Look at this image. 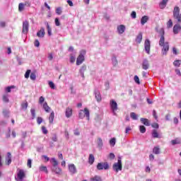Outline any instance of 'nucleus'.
I'll list each match as a JSON object with an SVG mask.
<instances>
[{"instance_id":"f257e3e1","label":"nucleus","mask_w":181,"mask_h":181,"mask_svg":"<svg viewBox=\"0 0 181 181\" xmlns=\"http://www.w3.org/2000/svg\"><path fill=\"white\" fill-rule=\"evenodd\" d=\"M121 156L117 158V163H115L112 166L113 170L118 173L119 170H122V161L121 160Z\"/></svg>"},{"instance_id":"f03ea898","label":"nucleus","mask_w":181,"mask_h":181,"mask_svg":"<svg viewBox=\"0 0 181 181\" xmlns=\"http://www.w3.org/2000/svg\"><path fill=\"white\" fill-rule=\"evenodd\" d=\"M78 117L81 119L86 117L88 121H90V110L87 107H85L84 110H81L78 112Z\"/></svg>"},{"instance_id":"7ed1b4c3","label":"nucleus","mask_w":181,"mask_h":181,"mask_svg":"<svg viewBox=\"0 0 181 181\" xmlns=\"http://www.w3.org/2000/svg\"><path fill=\"white\" fill-rule=\"evenodd\" d=\"M159 46L163 47L161 50L162 54L163 56H166V54H168V52H169V42H165V40H164L163 42L160 44V40H159Z\"/></svg>"},{"instance_id":"20e7f679","label":"nucleus","mask_w":181,"mask_h":181,"mask_svg":"<svg viewBox=\"0 0 181 181\" xmlns=\"http://www.w3.org/2000/svg\"><path fill=\"white\" fill-rule=\"evenodd\" d=\"M173 18L177 19V22H181L180 8L178 6H175L173 10Z\"/></svg>"},{"instance_id":"39448f33","label":"nucleus","mask_w":181,"mask_h":181,"mask_svg":"<svg viewBox=\"0 0 181 181\" xmlns=\"http://www.w3.org/2000/svg\"><path fill=\"white\" fill-rule=\"evenodd\" d=\"M86 54V50L83 49L80 52V54L76 59V66H80L84 62V55Z\"/></svg>"},{"instance_id":"423d86ee","label":"nucleus","mask_w":181,"mask_h":181,"mask_svg":"<svg viewBox=\"0 0 181 181\" xmlns=\"http://www.w3.org/2000/svg\"><path fill=\"white\" fill-rule=\"evenodd\" d=\"M96 168L98 170H103V169H105V170H108V169H110V164H108L107 162L99 163Z\"/></svg>"},{"instance_id":"0eeeda50","label":"nucleus","mask_w":181,"mask_h":181,"mask_svg":"<svg viewBox=\"0 0 181 181\" xmlns=\"http://www.w3.org/2000/svg\"><path fill=\"white\" fill-rule=\"evenodd\" d=\"M25 179V170H18L17 177H16V181H23Z\"/></svg>"},{"instance_id":"6e6552de","label":"nucleus","mask_w":181,"mask_h":181,"mask_svg":"<svg viewBox=\"0 0 181 181\" xmlns=\"http://www.w3.org/2000/svg\"><path fill=\"white\" fill-rule=\"evenodd\" d=\"M144 50L147 54H151V41L148 39L144 42Z\"/></svg>"},{"instance_id":"1a4fd4ad","label":"nucleus","mask_w":181,"mask_h":181,"mask_svg":"<svg viewBox=\"0 0 181 181\" xmlns=\"http://www.w3.org/2000/svg\"><path fill=\"white\" fill-rule=\"evenodd\" d=\"M110 105L114 115H115V111L118 110V104H117V102L115 100H111L110 103Z\"/></svg>"},{"instance_id":"9d476101","label":"nucleus","mask_w":181,"mask_h":181,"mask_svg":"<svg viewBox=\"0 0 181 181\" xmlns=\"http://www.w3.org/2000/svg\"><path fill=\"white\" fill-rule=\"evenodd\" d=\"M29 32V21H25L23 23V33L26 35Z\"/></svg>"},{"instance_id":"9b49d317","label":"nucleus","mask_w":181,"mask_h":181,"mask_svg":"<svg viewBox=\"0 0 181 181\" xmlns=\"http://www.w3.org/2000/svg\"><path fill=\"white\" fill-rule=\"evenodd\" d=\"M5 163L7 165V166H9V165L12 163V154H11L9 152L7 153V156H6Z\"/></svg>"},{"instance_id":"f8f14e48","label":"nucleus","mask_w":181,"mask_h":181,"mask_svg":"<svg viewBox=\"0 0 181 181\" xmlns=\"http://www.w3.org/2000/svg\"><path fill=\"white\" fill-rule=\"evenodd\" d=\"M149 61L147 59H144L141 64L143 70H148V69H149Z\"/></svg>"},{"instance_id":"ddd939ff","label":"nucleus","mask_w":181,"mask_h":181,"mask_svg":"<svg viewBox=\"0 0 181 181\" xmlns=\"http://www.w3.org/2000/svg\"><path fill=\"white\" fill-rule=\"evenodd\" d=\"M69 170L71 175H74V174L77 173V168H76V165H74V164L69 165Z\"/></svg>"},{"instance_id":"4468645a","label":"nucleus","mask_w":181,"mask_h":181,"mask_svg":"<svg viewBox=\"0 0 181 181\" xmlns=\"http://www.w3.org/2000/svg\"><path fill=\"white\" fill-rule=\"evenodd\" d=\"M158 32L160 34V45H162L165 40V30L163 28H160Z\"/></svg>"},{"instance_id":"2eb2a0df","label":"nucleus","mask_w":181,"mask_h":181,"mask_svg":"<svg viewBox=\"0 0 181 181\" xmlns=\"http://www.w3.org/2000/svg\"><path fill=\"white\" fill-rule=\"evenodd\" d=\"M173 33L174 35H177V33H179V32H180L181 30V26L180 24H175L173 27Z\"/></svg>"},{"instance_id":"dca6fc26","label":"nucleus","mask_w":181,"mask_h":181,"mask_svg":"<svg viewBox=\"0 0 181 181\" xmlns=\"http://www.w3.org/2000/svg\"><path fill=\"white\" fill-rule=\"evenodd\" d=\"M140 121H141V124H143L146 127H151V122L149 121V119H148L146 118L141 117L140 119Z\"/></svg>"},{"instance_id":"f3484780","label":"nucleus","mask_w":181,"mask_h":181,"mask_svg":"<svg viewBox=\"0 0 181 181\" xmlns=\"http://www.w3.org/2000/svg\"><path fill=\"white\" fill-rule=\"evenodd\" d=\"M125 32V25H119L117 26V33L119 35H122Z\"/></svg>"},{"instance_id":"a211bd4d","label":"nucleus","mask_w":181,"mask_h":181,"mask_svg":"<svg viewBox=\"0 0 181 181\" xmlns=\"http://www.w3.org/2000/svg\"><path fill=\"white\" fill-rule=\"evenodd\" d=\"M94 94H95V97L96 100L98 101V103H100L102 100L101 94L100 93V90H95V92H94Z\"/></svg>"},{"instance_id":"6ab92c4d","label":"nucleus","mask_w":181,"mask_h":181,"mask_svg":"<svg viewBox=\"0 0 181 181\" xmlns=\"http://www.w3.org/2000/svg\"><path fill=\"white\" fill-rule=\"evenodd\" d=\"M45 28H41L40 30H39L37 33V36L38 37H45Z\"/></svg>"},{"instance_id":"aec40b11","label":"nucleus","mask_w":181,"mask_h":181,"mask_svg":"<svg viewBox=\"0 0 181 181\" xmlns=\"http://www.w3.org/2000/svg\"><path fill=\"white\" fill-rule=\"evenodd\" d=\"M73 115V110L70 107H67L66 110V118H70Z\"/></svg>"},{"instance_id":"412c9836","label":"nucleus","mask_w":181,"mask_h":181,"mask_svg":"<svg viewBox=\"0 0 181 181\" xmlns=\"http://www.w3.org/2000/svg\"><path fill=\"white\" fill-rule=\"evenodd\" d=\"M148 21H149V17L148 16H144L141 18V24L144 26V25H145Z\"/></svg>"},{"instance_id":"4be33fe9","label":"nucleus","mask_w":181,"mask_h":181,"mask_svg":"<svg viewBox=\"0 0 181 181\" xmlns=\"http://www.w3.org/2000/svg\"><path fill=\"white\" fill-rule=\"evenodd\" d=\"M169 0H163L160 4L159 6L160 8V9H165V8H166V5L168 4Z\"/></svg>"},{"instance_id":"5701e85b","label":"nucleus","mask_w":181,"mask_h":181,"mask_svg":"<svg viewBox=\"0 0 181 181\" xmlns=\"http://www.w3.org/2000/svg\"><path fill=\"white\" fill-rule=\"evenodd\" d=\"M42 107L45 110V112H50V110H52L47 105V102H45L43 103Z\"/></svg>"},{"instance_id":"b1692460","label":"nucleus","mask_w":181,"mask_h":181,"mask_svg":"<svg viewBox=\"0 0 181 181\" xmlns=\"http://www.w3.org/2000/svg\"><path fill=\"white\" fill-rule=\"evenodd\" d=\"M45 25H46V26H47L48 36H52V28H50L49 23H47V21H45Z\"/></svg>"},{"instance_id":"393cba45","label":"nucleus","mask_w":181,"mask_h":181,"mask_svg":"<svg viewBox=\"0 0 181 181\" xmlns=\"http://www.w3.org/2000/svg\"><path fill=\"white\" fill-rule=\"evenodd\" d=\"M28 105H29V104L28 103V101H24L21 103V110H23V111H26V110H28Z\"/></svg>"},{"instance_id":"a878e982","label":"nucleus","mask_w":181,"mask_h":181,"mask_svg":"<svg viewBox=\"0 0 181 181\" xmlns=\"http://www.w3.org/2000/svg\"><path fill=\"white\" fill-rule=\"evenodd\" d=\"M136 43L141 44V42H142V33H139L138 35L136 37Z\"/></svg>"},{"instance_id":"bb28decb","label":"nucleus","mask_w":181,"mask_h":181,"mask_svg":"<svg viewBox=\"0 0 181 181\" xmlns=\"http://www.w3.org/2000/svg\"><path fill=\"white\" fill-rule=\"evenodd\" d=\"M94 160H95V158H94V155L90 154L88 158V163L90 165H93V163H94Z\"/></svg>"},{"instance_id":"cd10ccee","label":"nucleus","mask_w":181,"mask_h":181,"mask_svg":"<svg viewBox=\"0 0 181 181\" xmlns=\"http://www.w3.org/2000/svg\"><path fill=\"white\" fill-rule=\"evenodd\" d=\"M40 172H45V173H49V171L47 170V167L45 165H41L39 168Z\"/></svg>"},{"instance_id":"c85d7f7f","label":"nucleus","mask_w":181,"mask_h":181,"mask_svg":"<svg viewBox=\"0 0 181 181\" xmlns=\"http://www.w3.org/2000/svg\"><path fill=\"white\" fill-rule=\"evenodd\" d=\"M49 124H53V121H54V112H52L50 113V115L49 117Z\"/></svg>"},{"instance_id":"c756f323","label":"nucleus","mask_w":181,"mask_h":181,"mask_svg":"<svg viewBox=\"0 0 181 181\" xmlns=\"http://www.w3.org/2000/svg\"><path fill=\"white\" fill-rule=\"evenodd\" d=\"M52 170L56 173L57 175H60L62 173V169L59 167H54Z\"/></svg>"},{"instance_id":"7c9ffc66","label":"nucleus","mask_w":181,"mask_h":181,"mask_svg":"<svg viewBox=\"0 0 181 181\" xmlns=\"http://www.w3.org/2000/svg\"><path fill=\"white\" fill-rule=\"evenodd\" d=\"M90 181H103V179L99 175H95L90 178Z\"/></svg>"},{"instance_id":"2f4dec72","label":"nucleus","mask_w":181,"mask_h":181,"mask_svg":"<svg viewBox=\"0 0 181 181\" xmlns=\"http://www.w3.org/2000/svg\"><path fill=\"white\" fill-rule=\"evenodd\" d=\"M153 153H155V155H159V153H160V148L159 146L154 147L153 149Z\"/></svg>"},{"instance_id":"473e14b6","label":"nucleus","mask_w":181,"mask_h":181,"mask_svg":"<svg viewBox=\"0 0 181 181\" xmlns=\"http://www.w3.org/2000/svg\"><path fill=\"white\" fill-rule=\"evenodd\" d=\"M25 10V4L23 3H20L18 4V12H23Z\"/></svg>"},{"instance_id":"72a5a7b5","label":"nucleus","mask_w":181,"mask_h":181,"mask_svg":"<svg viewBox=\"0 0 181 181\" xmlns=\"http://www.w3.org/2000/svg\"><path fill=\"white\" fill-rule=\"evenodd\" d=\"M171 144L172 145H179L180 144V139H179V138H176L171 141Z\"/></svg>"},{"instance_id":"f704fd0d","label":"nucleus","mask_w":181,"mask_h":181,"mask_svg":"<svg viewBox=\"0 0 181 181\" xmlns=\"http://www.w3.org/2000/svg\"><path fill=\"white\" fill-rule=\"evenodd\" d=\"M115 144H117V139L113 137L110 140V146H115Z\"/></svg>"},{"instance_id":"c9c22d12","label":"nucleus","mask_w":181,"mask_h":181,"mask_svg":"<svg viewBox=\"0 0 181 181\" xmlns=\"http://www.w3.org/2000/svg\"><path fill=\"white\" fill-rule=\"evenodd\" d=\"M50 161L53 163V164H52V166H53L54 168L57 167V165H59V162H57V161L56 160V158H51Z\"/></svg>"},{"instance_id":"e433bc0d","label":"nucleus","mask_w":181,"mask_h":181,"mask_svg":"<svg viewBox=\"0 0 181 181\" xmlns=\"http://www.w3.org/2000/svg\"><path fill=\"white\" fill-rule=\"evenodd\" d=\"M139 131L141 134H145L146 132V128L144 125L139 126Z\"/></svg>"},{"instance_id":"4c0bfd02","label":"nucleus","mask_w":181,"mask_h":181,"mask_svg":"<svg viewBox=\"0 0 181 181\" xmlns=\"http://www.w3.org/2000/svg\"><path fill=\"white\" fill-rule=\"evenodd\" d=\"M112 63L114 66H115L118 64V60L117 59L116 57H113L112 58Z\"/></svg>"},{"instance_id":"58836bf2","label":"nucleus","mask_w":181,"mask_h":181,"mask_svg":"<svg viewBox=\"0 0 181 181\" xmlns=\"http://www.w3.org/2000/svg\"><path fill=\"white\" fill-rule=\"evenodd\" d=\"M31 115H32V119H35L36 118V110L33 108L30 110Z\"/></svg>"},{"instance_id":"ea45409f","label":"nucleus","mask_w":181,"mask_h":181,"mask_svg":"<svg viewBox=\"0 0 181 181\" xmlns=\"http://www.w3.org/2000/svg\"><path fill=\"white\" fill-rule=\"evenodd\" d=\"M86 70H87V66L86 65L82 66L79 69V74L84 73Z\"/></svg>"},{"instance_id":"a19ab883","label":"nucleus","mask_w":181,"mask_h":181,"mask_svg":"<svg viewBox=\"0 0 181 181\" xmlns=\"http://www.w3.org/2000/svg\"><path fill=\"white\" fill-rule=\"evenodd\" d=\"M152 136L153 138H159V134L158 133V132L156 130H153L152 132Z\"/></svg>"},{"instance_id":"79ce46f5","label":"nucleus","mask_w":181,"mask_h":181,"mask_svg":"<svg viewBox=\"0 0 181 181\" xmlns=\"http://www.w3.org/2000/svg\"><path fill=\"white\" fill-rule=\"evenodd\" d=\"M103 139L101 138H98V146L99 148H103Z\"/></svg>"},{"instance_id":"37998d69","label":"nucleus","mask_w":181,"mask_h":181,"mask_svg":"<svg viewBox=\"0 0 181 181\" xmlns=\"http://www.w3.org/2000/svg\"><path fill=\"white\" fill-rule=\"evenodd\" d=\"M130 117H131V118H132V119H134V120L138 119V115H136L135 112H132V113L130 114Z\"/></svg>"},{"instance_id":"c03bdc74","label":"nucleus","mask_w":181,"mask_h":181,"mask_svg":"<svg viewBox=\"0 0 181 181\" xmlns=\"http://www.w3.org/2000/svg\"><path fill=\"white\" fill-rule=\"evenodd\" d=\"M173 64L174 66H175V67H179L181 64V60H175L174 62H173Z\"/></svg>"},{"instance_id":"a18cd8bd","label":"nucleus","mask_w":181,"mask_h":181,"mask_svg":"<svg viewBox=\"0 0 181 181\" xmlns=\"http://www.w3.org/2000/svg\"><path fill=\"white\" fill-rule=\"evenodd\" d=\"M3 115L7 118L9 117V110H3Z\"/></svg>"},{"instance_id":"49530a36","label":"nucleus","mask_w":181,"mask_h":181,"mask_svg":"<svg viewBox=\"0 0 181 181\" xmlns=\"http://www.w3.org/2000/svg\"><path fill=\"white\" fill-rule=\"evenodd\" d=\"M48 84L50 88H52V90H54L56 88V86L54 85V83H53V81H49Z\"/></svg>"},{"instance_id":"de8ad7c7","label":"nucleus","mask_w":181,"mask_h":181,"mask_svg":"<svg viewBox=\"0 0 181 181\" xmlns=\"http://www.w3.org/2000/svg\"><path fill=\"white\" fill-rule=\"evenodd\" d=\"M12 88H15V86H8L7 88H6V93H11Z\"/></svg>"},{"instance_id":"09e8293b","label":"nucleus","mask_w":181,"mask_h":181,"mask_svg":"<svg viewBox=\"0 0 181 181\" xmlns=\"http://www.w3.org/2000/svg\"><path fill=\"white\" fill-rule=\"evenodd\" d=\"M3 101L4 103H9V98H8V95H3Z\"/></svg>"},{"instance_id":"8fccbe9b","label":"nucleus","mask_w":181,"mask_h":181,"mask_svg":"<svg viewBox=\"0 0 181 181\" xmlns=\"http://www.w3.org/2000/svg\"><path fill=\"white\" fill-rule=\"evenodd\" d=\"M172 26H173V22L172 21V20H169L167 23V28H172Z\"/></svg>"},{"instance_id":"3c124183","label":"nucleus","mask_w":181,"mask_h":181,"mask_svg":"<svg viewBox=\"0 0 181 181\" xmlns=\"http://www.w3.org/2000/svg\"><path fill=\"white\" fill-rule=\"evenodd\" d=\"M42 122H43V119L40 117H38L37 118V124H38V125H40V124H42Z\"/></svg>"},{"instance_id":"603ef678","label":"nucleus","mask_w":181,"mask_h":181,"mask_svg":"<svg viewBox=\"0 0 181 181\" xmlns=\"http://www.w3.org/2000/svg\"><path fill=\"white\" fill-rule=\"evenodd\" d=\"M30 69H28L26 71L25 74V78H29V76H30Z\"/></svg>"},{"instance_id":"864d4df0","label":"nucleus","mask_w":181,"mask_h":181,"mask_svg":"<svg viewBox=\"0 0 181 181\" xmlns=\"http://www.w3.org/2000/svg\"><path fill=\"white\" fill-rule=\"evenodd\" d=\"M134 81L136 83V84H141V82L139 81V77L138 76H134Z\"/></svg>"},{"instance_id":"5fc2aeb1","label":"nucleus","mask_w":181,"mask_h":181,"mask_svg":"<svg viewBox=\"0 0 181 181\" xmlns=\"http://www.w3.org/2000/svg\"><path fill=\"white\" fill-rule=\"evenodd\" d=\"M30 78H31V80H36V74L31 73L30 75Z\"/></svg>"},{"instance_id":"6e6d98bb","label":"nucleus","mask_w":181,"mask_h":181,"mask_svg":"<svg viewBox=\"0 0 181 181\" xmlns=\"http://www.w3.org/2000/svg\"><path fill=\"white\" fill-rule=\"evenodd\" d=\"M42 133L45 134V135H46V134H47V129H46V127H45V126H42Z\"/></svg>"},{"instance_id":"4d7b16f0","label":"nucleus","mask_w":181,"mask_h":181,"mask_svg":"<svg viewBox=\"0 0 181 181\" xmlns=\"http://www.w3.org/2000/svg\"><path fill=\"white\" fill-rule=\"evenodd\" d=\"M45 103V98L43 96L40 97L39 98V104L42 105Z\"/></svg>"},{"instance_id":"13d9d810","label":"nucleus","mask_w":181,"mask_h":181,"mask_svg":"<svg viewBox=\"0 0 181 181\" xmlns=\"http://www.w3.org/2000/svg\"><path fill=\"white\" fill-rule=\"evenodd\" d=\"M34 45L35 47H39L40 46V42H39L38 40H35Z\"/></svg>"},{"instance_id":"bf43d9fd","label":"nucleus","mask_w":181,"mask_h":181,"mask_svg":"<svg viewBox=\"0 0 181 181\" xmlns=\"http://www.w3.org/2000/svg\"><path fill=\"white\" fill-rule=\"evenodd\" d=\"M56 13L57 15H62V8H60V7L57 8Z\"/></svg>"},{"instance_id":"052dcab7","label":"nucleus","mask_w":181,"mask_h":181,"mask_svg":"<svg viewBox=\"0 0 181 181\" xmlns=\"http://www.w3.org/2000/svg\"><path fill=\"white\" fill-rule=\"evenodd\" d=\"M131 16H132V19H136V12L132 11L131 13Z\"/></svg>"},{"instance_id":"680f3d73","label":"nucleus","mask_w":181,"mask_h":181,"mask_svg":"<svg viewBox=\"0 0 181 181\" xmlns=\"http://www.w3.org/2000/svg\"><path fill=\"white\" fill-rule=\"evenodd\" d=\"M48 60H49V62H52V60H53V54L52 53L48 54Z\"/></svg>"},{"instance_id":"e2e57ef3","label":"nucleus","mask_w":181,"mask_h":181,"mask_svg":"<svg viewBox=\"0 0 181 181\" xmlns=\"http://www.w3.org/2000/svg\"><path fill=\"white\" fill-rule=\"evenodd\" d=\"M6 26V23L5 21H0V28H5Z\"/></svg>"},{"instance_id":"0e129e2a","label":"nucleus","mask_w":181,"mask_h":181,"mask_svg":"<svg viewBox=\"0 0 181 181\" xmlns=\"http://www.w3.org/2000/svg\"><path fill=\"white\" fill-rule=\"evenodd\" d=\"M152 128H156L158 129L159 128V124L158 123H153L151 124Z\"/></svg>"},{"instance_id":"69168bd1","label":"nucleus","mask_w":181,"mask_h":181,"mask_svg":"<svg viewBox=\"0 0 181 181\" xmlns=\"http://www.w3.org/2000/svg\"><path fill=\"white\" fill-rule=\"evenodd\" d=\"M27 166L28 168H32V160L31 159L28 160Z\"/></svg>"},{"instance_id":"338daca9","label":"nucleus","mask_w":181,"mask_h":181,"mask_svg":"<svg viewBox=\"0 0 181 181\" xmlns=\"http://www.w3.org/2000/svg\"><path fill=\"white\" fill-rule=\"evenodd\" d=\"M55 25L56 26H60V21H59L58 18H55Z\"/></svg>"},{"instance_id":"774afa93","label":"nucleus","mask_w":181,"mask_h":181,"mask_svg":"<svg viewBox=\"0 0 181 181\" xmlns=\"http://www.w3.org/2000/svg\"><path fill=\"white\" fill-rule=\"evenodd\" d=\"M70 62L71 63H74V62H76V57L71 55L70 57Z\"/></svg>"}]
</instances>
